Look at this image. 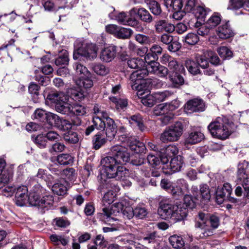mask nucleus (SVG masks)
I'll return each mask as SVG.
<instances>
[{
    "label": "nucleus",
    "mask_w": 249,
    "mask_h": 249,
    "mask_svg": "<svg viewBox=\"0 0 249 249\" xmlns=\"http://www.w3.org/2000/svg\"><path fill=\"white\" fill-rule=\"evenodd\" d=\"M110 153L111 156H107L101 160V178L107 177L108 178H115L121 180L128 174V170L125 167L119 165L129 162L130 155L127 148L120 145L112 146Z\"/></svg>",
    "instance_id": "nucleus-1"
},
{
    "label": "nucleus",
    "mask_w": 249,
    "mask_h": 249,
    "mask_svg": "<svg viewBox=\"0 0 249 249\" xmlns=\"http://www.w3.org/2000/svg\"><path fill=\"white\" fill-rule=\"evenodd\" d=\"M158 213L163 219H171L178 222L182 220L186 216L187 210L180 202L171 204L166 201H162L160 203Z\"/></svg>",
    "instance_id": "nucleus-2"
},
{
    "label": "nucleus",
    "mask_w": 249,
    "mask_h": 249,
    "mask_svg": "<svg viewBox=\"0 0 249 249\" xmlns=\"http://www.w3.org/2000/svg\"><path fill=\"white\" fill-rule=\"evenodd\" d=\"M45 191V190L39 184H35L29 193V203L44 211L53 208L54 204L53 196L48 195L40 196Z\"/></svg>",
    "instance_id": "nucleus-3"
},
{
    "label": "nucleus",
    "mask_w": 249,
    "mask_h": 249,
    "mask_svg": "<svg viewBox=\"0 0 249 249\" xmlns=\"http://www.w3.org/2000/svg\"><path fill=\"white\" fill-rule=\"evenodd\" d=\"M233 125L226 117H218L208 125V129L213 137L223 140L233 132Z\"/></svg>",
    "instance_id": "nucleus-4"
},
{
    "label": "nucleus",
    "mask_w": 249,
    "mask_h": 249,
    "mask_svg": "<svg viewBox=\"0 0 249 249\" xmlns=\"http://www.w3.org/2000/svg\"><path fill=\"white\" fill-rule=\"evenodd\" d=\"M145 68H139L138 70L134 71L130 75V80L133 82L132 87L133 88H136L138 90L141 89L142 88H146V86L143 85L147 83H150V80L148 79H145L147 76L148 73H149L148 70V64L144 66ZM155 81H153L152 85H154Z\"/></svg>",
    "instance_id": "nucleus-5"
},
{
    "label": "nucleus",
    "mask_w": 249,
    "mask_h": 249,
    "mask_svg": "<svg viewBox=\"0 0 249 249\" xmlns=\"http://www.w3.org/2000/svg\"><path fill=\"white\" fill-rule=\"evenodd\" d=\"M183 132V125L180 122L167 127L160 136V140L163 142L178 141Z\"/></svg>",
    "instance_id": "nucleus-6"
},
{
    "label": "nucleus",
    "mask_w": 249,
    "mask_h": 249,
    "mask_svg": "<svg viewBox=\"0 0 249 249\" xmlns=\"http://www.w3.org/2000/svg\"><path fill=\"white\" fill-rule=\"evenodd\" d=\"M196 60L198 63L200 67L202 69L207 68L209 65L208 59L210 58L211 63L214 65H218L220 64L219 57L215 54H213L212 51L206 50L200 51L195 55Z\"/></svg>",
    "instance_id": "nucleus-7"
},
{
    "label": "nucleus",
    "mask_w": 249,
    "mask_h": 249,
    "mask_svg": "<svg viewBox=\"0 0 249 249\" xmlns=\"http://www.w3.org/2000/svg\"><path fill=\"white\" fill-rule=\"evenodd\" d=\"M179 103L178 101L174 100L169 104H160L155 107L153 114L156 116H161L166 114L163 118L165 123H167L172 118L170 111L176 109L179 107Z\"/></svg>",
    "instance_id": "nucleus-8"
},
{
    "label": "nucleus",
    "mask_w": 249,
    "mask_h": 249,
    "mask_svg": "<svg viewBox=\"0 0 249 249\" xmlns=\"http://www.w3.org/2000/svg\"><path fill=\"white\" fill-rule=\"evenodd\" d=\"M198 218L201 221H197L195 224L196 237L204 239L213 235V231L206 224L205 214L199 213Z\"/></svg>",
    "instance_id": "nucleus-9"
},
{
    "label": "nucleus",
    "mask_w": 249,
    "mask_h": 249,
    "mask_svg": "<svg viewBox=\"0 0 249 249\" xmlns=\"http://www.w3.org/2000/svg\"><path fill=\"white\" fill-rule=\"evenodd\" d=\"M191 193L196 200L208 201L211 197V191L209 186L206 184H201L199 185L198 190L197 186L193 185L191 187Z\"/></svg>",
    "instance_id": "nucleus-10"
},
{
    "label": "nucleus",
    "mask_w": 249,
    "mask_h": 249,
    "mask_svg": "<svg viewBox=\"0 0 249 249\" xmlns=\"http://www.w3.org/2000/svg\"><path fill=\"white\" fill-rule=\"evenodd\" d=\"M124 202H119L113 204L110 208L105 207L102 210L101 213L102 218L106 221L108 222L111 219L113 218L112 215H117L120 213H122L124 210Z\"/></svg>",
    "instance_id": "nucleus-11"
},
{
    "label": "nucleus",
    "mask_w": 249,
    "mask_h": 249,
    "mask_svg": "<svg viewBox=\"0 0 249 249\" xmlns=\"http://www.w3.org/2000/svg\"><path fill=\"white\" fill-rule=\"evenodd\" d=\"M160 62L164 65L168 64L170 73L181 72L184 70L182 65H180L177 60L168 54H164L160 59Z\"/></svg>",
    "instance_id": "nucleus-12"
},
{
    "label": "nucleus",
    "mask_w": 249,
    "mask_h": 249,
    "mask_svg": "<svg viewBox=\"0 0 249 249\" xmlns=\"http://www.w3.org/2000/svg\"><path fill=\"white\" fill-rule=\"evenodd\" d=\"M189 190V185L186 180L179 178L173 182L171 193L176 197L182 196Z\"/></svg>",
    "instance_id": "nucleus-13"
},
{
    "label": "nucleus",
    "mask_w": 249,
    "mask_h": 249,
    "mask_svg": "<svg viewBox=\"0 0 249 249\" xmlns=\"http://www.w3.org/2000/svg\"><path fill=\"white\" fill-rule=\"evenodd\" d=\"M205 109V103L203 100L198 98L190 100L184 105V110L187 113L202 112Z\"/></svg>",
    "instance_id": "nucleus-14"
},
{
    "label": "nucleus",
    "mask_w": 249,
    "mask_h": 249,
    "mask_svg": "<svg viewBox=\"0 0 249 249\" xmlns=\"http://www.w3.org/2000/svg\"><path fill=\"white\" fill-rule=\"evenodd\" d=\"M28 190L26 186H20L17 188L15 192V202L19 206H23L28 202Z\"/></svg>",
    "instance_id": "nucleus-15"
},
{
    "label": "nucleus",
    "mask_w": 249,
    "mask_h": 249,
    "mask_svg": "<svg viewBox=\"0 0 249 249\" xmlns=\"http://www.w3.org/2000/svg\"><path fill=\"white\" fill-rule=\"evenodd\" d=\"M232 191V189L230 183H224L222 188H218L216 191V199L218 200L219 198L220 199L219 202L221 203L224 197H227L231 202H235L236 201V199L233 197H230Z\"/></svg>",
    "instance_id": "nucleus-16"
},
{
    "label": "nucleus",
    "mask_w": 249,
    "mask_h": 249,
    "mask_svg": "<svg viewBox=\"0 0 249 249\" xmlns=\"http://www.w3.org/2000/svg\"><path fill=\"white\" fill-rule=\"evenodd\" d=\"M148 70L150 73H153L160 77H166L169 73V70L161 65L158 62H152L148 64Z\"/></svg>",
    "instance_id": "nucleus-17"
},
{
    "label": "nucleus",
    "mask_w": 249,
    "mask_h": 249,
    "mask_svg": "<svg viewBox=\"0 0 249 249\" xmlns=\"http://www.w3.org/2000/svg\"><path fill=\"white\" fill-rule=\"evenodd\" d=\"M178 153V149L175 145H169L160 152L159 156L160 157L161 162L165 164L169 161V158L174 156Z\"/></svg>",
    "instance_id": "nucleus-18"
},
{
    "label": "nucleus",
    "mask_w": 249,
    "mask_h": 249,
    "mask_svg": "<svg viewBox=\"0 0 249 249\" xmlns=\"http://www.w3.org/2000/svg\"><path fill=\"white\" fill-rule=\"evenodd\" d=\"M116 47L110 45L104 48L101 52L100 57L102 61L105 62L111 61L115 57Z\"/></svg>",
    "instance_id": "nucleus-19"
},
{
    "label": "nucleus",
    "mask_w": 249,
    "mask_h": 249,
    "mask_svg": "<svg viewBox=\"0 0 249 249\" xmlns=\"http://www.w3.org/2000/svg\"><path fill=\"white\" fill-rule=\"evenodd\" d=\"M216 34L221 39H227L234 35V33L231 30L229 22L220 25L216 30Z\"/></svg>",
    "instance_id": "nucleus-20"
},
{
    "label": "nucleus",
    "mask_w": 249,
    "mask_h": 249,
    "mask_svg": "<svg viewBox=\"0 0 249 249\" xmlns=\"http://www.w3.org/2000/svg\"><path fill=\"white\" fill-rule=\"evenodd\" d=\"M69 183L64 179L58 180L52 186V191L55 194L62 196L66 194Z\"/></svg>",
    "instance_id": "nucleus-21"
},
{
    "label": "nucleus",
    "mask_w": 249,
    "mask_h": 249,
    "mask_svg": "<svg viewBox=\"0 0 249 249\" xmlns=\"http://www.w3.org/2000/svg\"><path fill=\"white\" fill-rule=\"evenodd\" d=\"M155 30L157 33H162L163 32L172 33L175 31V26L168 22L165 20H160L157 21L155 25Z\"/></svg>",
    "instance_id": "nucleus-22"
},
{
    "label": "nucleus",
    "mask_w": 249,
    "mask_h": 249,
    "mask_svg": "<svg viewBox=\"0 0 249 249\" xmlns=\"http://www.w3.org/2000/svg\"><path fill=\"white\" fill-rule=\"evenodd\" d=\"M129 149L136 154L145 153L146 147L143 143L134 141V138H129L127 140Z\"/></svg>",
    "instance_id": "nucleus-23"
},
{
    "label": "nucleus",
    "mask_w": 249,
    "mask_h": 249,
    "mask_svg": "<svg viewBox=\"0 0 249 249\" xmlns=\"http://www.w3.org/2000/svg\"><path fill=\"white\" fill-rule=\"evenodd\" d=\"M69 97L66 95L65 100L62 99L55 106V110L63 114H70L72 105L69 103Z\"/></svg>",
    "instance_id": "nucleus-24"
},
{
    "label": "nucleus",
    "mask_w": 249,
    "mask_h": 249,
    "mask_svg": "<svg viewBox=\"0 0 249 249\" xmlns=\"http://www.w3.org/2000/svg\"><path fill=\"white\" fill-rule=\"evenodd\" d=\"M117 126L114 120L110 118H107L106 120V135L107 139L109 141H111L115 137L117 129Z\"/></svg>",
    "instance_id": "nucleus-25"
},
{
    "label": "nucleus",
    "mask_w": 249,
    "mask_h": 249,
    "mask_svg": "<svg viewBox=\"0 0 249 249\" xmlns=\"http://www.w3.org/2000/svg\"><path fill=\"white\" fill-rule=\"evenodd\" d=\"M137 13L140 19L144 22L150 23L152 21V17L149 12L143 8L139 9L133 8L130 11L129 14L131 16L133 14Z\"/></svg>",
    "instance_id": "nucleus-26"
},
{
    "label": "nucleus",
    "mask_w": 249,
    "mask_h": 249,
    "mask_svg": "<svg viewBox=\"0 0 249 249\" xmlns=\"http://www.w3.org/2000/svg\"><path fill=\"white\" fill-rule=\"evenodd\" d=\"M6 161L4 159H0V188L2 187L1 183H7L12 178V174L4 170Z\"/></svg>",
    "instance_id": "nucleus-27"
},
{
    "label": "nucleus",
    "mask_w": 249,
    "mask_h": 249,
    "mask_svg": "<svg viewBox=\"0 0 249 249\" xmlns=\"http://www.w3.org/2000/svg\"><path fill=\"white\" fill-rule=\"evenodd\" d=\"M83 49V55L89 59H93L97 56L98 48L96 46L92 43L88 44L85 46L82 47Z\"/></svg>",
    "instance_id": "nucleus-28"
},
{
    "label": "nucleus",
    "mask_w": 249,
    "mask_h": 249,
    "mask_svg": "<svg viewBox=\"0 0 249 249\" xmlns=\"http://www.w3.org/2000/svg\"><path fill=\"white\" fill-rule=\"evenodd\" d=\"M70 97L75 101H81L86 96L87 93L80 88L69 89L67 91Z\"/></svg>",
    "instance_id": "nucleus-29"
},
{
    "label": "nucleus",
    "mask_w": 249,
    "mask_h": 249,
    "mask_svg": "<svg viewBox=\"0 0 249 249\" xmlns=\"http://www.w3.org/2000/svg\"><path fill=\"white\" fill-rule=\"evenodd\" d=\"M115 19L120 23L134 26L138 23L137 20L129 18L124 12H121L115 16Z\"/></svg>",
    "instance_id": "nucleus-30"
},
{
    "label": "nucleus",
    "mask_w": 249,
    "mask_h": 249,
    "mask_svg": "<svg viewBox=\"0 0 249 249\" xmlns=\"http://www.w3.org/2000/svg\"><path fill=\"white\" fill-rule=\"evenodd\" d=\"M204 139V134L199 131H193L189 133L186 142L192 144L200 142Z\"/></svg>",
    "instance_id": "nucleus-31"
},
{
    "label": "nucleus",
    "mask_w": 249,
    "mask_h": 249,
    "mask_svg": "<svg viewBox=\"0 0 249 249\" xmlns=\"http://www.w3.org/2000/svg\"><path fill=\"white\" fill-rule=\"evenodd\" d=\"M143 93L140 90L137 92L138 96L141 99V102L145 106L152 107L156 103L155 99L153 94H147L143 96Z\"/></svg>",
    "instance_id": "nucleus-32"
},
{
    "label": "nucleus",
    "mask_w": 249,
    "mask_h": 249,
    "mask_svg": "<svg viewBox=\"0 0 249 249\" xmlns=\"http://www.w3.org/2000/svg\"><path fill=\"white\" fill-rule=\"evenodd\" d=\"M240 8L249 11V0H230L229 8L236 10Z\"/></svg>",
    "instance_id": "nucleus-33"
},
{
    "label": "nucleus",
    "mask_w": 249,
    "mask_h": 249,
    "mask_svg": "<svg viewBox=\"0 0 249 249\" xmlns=\"http://www.w3.org/2000/svg\"><path fill=\"white\" fill-rule=\"evenodd\" d=\"M65 95L63 92H52L50 93L47 96L46 99V102L49 103L55 104V106L60 102L62 99H65Z\"/></svg>",
    "instance_id": "nucleus-34"
},
{
    "label": "nucleus",
    "mask_w": 249,
    "mask_h": 249,
    "mask_svg": "<svg viewBox=\"0 0 249 249\" xmlns=\"http://www.w3.org/2000/svg\"><path fill=\"white\" fill-rule=\"evenodd\" d=\"M185 65L191 74L195 75L200 73V70L199 68L200 66L196 60V62L191 59H187L185 61Z\"/></svg>",
    "instance_id": "nucleus-35"
},
{
    "label": "nucleus",
    "mask_w": 249,
    "mask_h": 249,
    "mask_svg": "<svg viewBox=\"0 0 249 249\" xmlns=\"http://www.w3.org/2000/svg\"><path fill=\"white\" fill-rule=\"evenodd\" d=\"M93 116V118H103L107 120L110 118L107 111L101 105L95 104L92 109Z\"/></svg>",
    "instance_id": "nucleus-36"
},
{
    "label": "nucleus",
    "mask_w": 249,
    "mask_h": 249,
    "mask_svg": "<svg viewBox=\"0 0 249 249\" xmlns=\"http://www.w3.org/2000/svg\"><path fill=\"white\" fill-rule=\"evenodd\" d=\"M183 164V158L181 156H177L172 158L170 161V166L173 172L180 171Z\"/></svg>",
    "instance_id": "nucleus-37"
},
{
    "label": "nucleus",
    "mask_w": 249,
    "mask_h": 249,
    "mask_svg": "<svg viewBox=\"0 0 249 249\" xmlns=\"http://www.w3.org/2000/svg\"><path fill=\"white\" fill-rule=\"evenodd\" d=\"M129 122L132 127H137L141 131H143L145 129L142 118L140 115L131 116L129 118Z\"/></svg>",
    "instance_id": "nucleus-38"
},
{
    "label": "nucleus",
    "mask_w": 249,
    "mask_h": 249,
    "mask_svg": "<svg viewBox=\"0 0 249 249\" xmlns=\"http://www.w3.org/2000/svg\"><path fill=\"white\" fill-rule=\"evenodd\" d=\"M249 163L245 160L240 162L238 165L237 178L238 180H242L243 178H246L248 176L247 169L249 167Z\"/></svg>",
    "instance_id": "nucleus-39"
},
{
    "label": "nucleus",
    "mask_w": 249,
    "mask_h": 249,
    "mask_svg": "<svg viewBox=\"0 0 249 249\" xmlns=\"http://www.w3.org/2000/svg\"><path fill=\"white\" fill-rule=\"evenodd\" d=\"M110 100L115 104L117 110H123L128 106V100L124 98H117L116 97H110Z\"/></svg>",
    "instance_id": "nucleus-40"
},
{
    "label": "nucleus",
    "mask_w": 249,
    "mask_h": 249,
    "mask_svg": "<svg viewBox=\"0 0 249 249\" xmlns=\"http://www.w3.org/2000/svg\"><path fill=\"white\" fill-rule=\"evenodd\" d=\"M128 66L131 69H138L144 67L145 63L142 58H130L127 61Z\"/></svg>",
    "instance_id": "nucleus-41"
},
{
    "label": "nucleus",
    "mask_w": 249,
    "mask_h": 249,
    "mask_svg": "<svg viewBox=\"0 0 249 249\" xmlns=\"http://www.w3.org/2000/svg\"><path fill=\"white\" fill-rule=\"evenodd\" d=\"M91 67L94 72L99 75L105 76L109 72V69L101 63H93Z\"/></svg>",
    "instance_id": "nucleus-42"
},
{
    "label": "nucleus",
    "mask_w": 249,
    "mask_h": 249,
    "mask_svg": "<svg viewBox=\"0 0 249 249\" xmlns=\"http://www.w3.org/2000/svg\"><path fill=\"white\" fill-rule=\"evenodd\" d=\"M169 241L172 247L175 249H180L184 245L182 238L177 235L171 236L169 238Z\"/></svg>",
    "instance_id": "nucleus-43"
},
{
    "label": "nucleus",
    "mask_w": 249,
    "mask_h": 249,
    "mask_svg": "<svg viewBox=\"0 0 249 249\" xmlns=\"http://www.w3.org/2000/svg\"><path fill=\"white\" fill-rule=\"evenodd\" d=\"M165 6L168 8H172L174 11H180L182 6V0H164Z\"/></svg>",
    "instance_id": "nucleus-44"
},
{
    "label": "nucleus",
    "mask_w": 249,
    "mask_h": 249,
    "mask_svg": "<svg viewBox=\"0 0 249 249\" xmlns=\"http://www.w3.org/2000/svg\"><path fill=\"white\" fill-rule=\"evenodd\" d=\"M74 68L76 74L79 76V79L85 77V76H90V73L87 68L81 64L75 63Z\"/></svg>",
    "instance_id": "nucleus-45"
},
{
    "label": "nucleus",
    "mask_w": 249,
    "mask_h": 249,
    "mask_svg": "<svg viewBox=\"0 0 249 249\" xmlns=\"http://www.w3.org/2000/svg\"><path fill=\"white\" fill-rule=\"evenodd\" d=\"M107 142V140L100 134H97L92 139L93 147L95 149H99Z\"/></svg>",
    "instance_id": "nucleus-46"
},
{
    "label": "nucleus",
    "mask_w": 249,
    "mask_h": 249,
    "mask_svg": "<svg viewBox=\"0 0 249 249\" xmlns=\"http://www.w3.org/2000/svg\"><path fill=\"white\" fill-rule=\"evenodd\" d=\"M159 238L157 231L149 232L146 233L142 240L144 243L146 244H155Z\"/></svg>",
    "instance_id": "nucleus-47"
},
{
    "label": "nucleus",
    "mask_w": 249,
    "mask_h": 249,
    "mask_svg": "<svg viewBox=\"0 0 249 249\" xmlns=\"http://www.w3.org/2000/svg\"><path fill=\"white\" fill-rule=\"evenodd\" d=\"M86 111L87 109L85 106L78 104H74L71 106L70 114L82 116L86 113Z\"/></svg>",
    "instance_id": "nucleus-48"
},
{
    "label": "nucleus",
    "mask_w": 249,
    "mask_h": 249,
    "mask_svg": "<svg viewBox=\"0 0 249 249\" xmlns=\"http://www.w3.org/2000/svg\"><path fill=\"white\" fill-rule=\"evenodd\" d=\"M69 60L68 52L66 50H62L55 59V63L57 66L67 65L69 63Z\"/></svg>",
    "instance_id": "nucleus-49"
},
{
    "label": "nucleus",
    "mask_w": 249,
    "mask_h": 249,
    "mask_svg": "<svg viewBox=\"0 0 249 249\" xmlns=\"http://www.w3.org/2000/svg\"><path fill=\"white\" fill-rule=\"evenodd\" d=\"M132 31L129 28L119 27L116 37L119 39H128L132 35Z\"/></svg>",
    "instance_id": "nucleus-50"
},
{
    "label": "nucleus",
    "mask_w": 249,
    "mask_h": 249,
    "mask_svg": "<svg viewBox=\"0 0 249 249\" xmlns=\"http://www.w3.org/2000/svg\"><path fill=\"white\" fill-rule=\"evenodd\" d=\"M178 72H175L169 74V79L175 86L182 85L184 82L183 77L179 74L178 73Z\"/></svg>",
    "instance_id": "nucleus-51"
},
{
    "label": "nucleus",
    "mask_w": 249,
    "mask_h": 249,
    "mask_svg": "<svg viewBox=\"0 0 249 249\" xmlns=\"http://www.w3.org/2000/svg\"><path fill=\"white\" fill-rule=\"evenodd\" d=\"M57 161L60 165H68L73 162V158L69 154H62L57 157Z\"/></svg>",
    "instance_id": "nucleus-52"
},
{
    "label": "nucleus",
    "mask_w": 249,
    "mask_h": 249,
    "mask_svg": "<svg viewBox=\"0 0 249 249\" xmlns=\"http://www.w3.org/2000/svg\"><path fill=\"white\" fill-rule=\"evenodd\" d=\"M64 140L70 143H75L79 141V138L76 133L70 130L63 134Z\"/></svg>",
    "instance_id": "nucleus-53"
},
{
    "label": "nucleus",
    "mask_w": 249,
    "mask_h": 249,
    "mask_svg": "<svg viewBox=\"0 0 249 249\" xmlns=\"http://www.w3.org/2000/svg\"><path fill=\"white\" fill-rule=\"evenodd\" d=\"M2 187L3 188L2 190V194L7 197L11 196L14 193L16 192L17 188L15 186L12 185L8 184L7 183H1Z\"/></svg>",
    "instance_id": "nucleus-54"
},
{
    "label": "nucleus",
    "mask_w": 249,
    "mask_h": 249,
    "mask_svg": "<svg viewBox=\"0 0 249 249\" xmlns=\"http://www.w3.org/2000/svg\"><path fill=\"white\" fill-rule=\"evenodd\" d=\"M135 216L140 219L145 218L147 214L148 211L143 205H138L134 209Z\"/></svg>",
    "instance_id": "nucleus-55"
},
{
    "label": "nucleus",
    "mask_w": 249,
    "mask_h": 249,
    "mask_svg": "<svg viewBox=\"0 0 249 249\" xmlns=\"http://www.w3.org/2000/svg\"><path fill=\"white\" fill-rule=\"evenodd\" d=\"M62 176L64 177L63 179L65 180L72 181L76 178L75 170L72 168H68L64 170Z\"/></svg>",
    "instance_id": "nucleus-56"
},
{
    "label": "nucleus",
    "mask_w": 249,
    "mask_h": 249,
    "mask_svg": "<svg viewBox=\"0 0 249 249\" xmlns=\"http://www.w3.org/2000/svg\"><path fill=\"white\" fill-rule=\"evenodd\" d=\"M219 56L223 59L231 58L232 56L231 51L226 46H221L217 50Z\"/></svg>",
    "instance_id": "nucleus-57"
},
{
    "label": "nucleus",
    "mask_w": 249,
    "mask_h": 249,
    "mask_svg": "<svg viewBox=\"0 0 249 249\" xmlns=\"http://www.w3.org/2000/svg\"><path fill=\"white\" fill-rule=\"evenodd\" d=\"M221 20V18L217 14L213 15L207 21L206 24L210 29L216 27Z\"/></svg>",
    "instance_id": "nucleus-58"
},
{
    "label": "nucleus",
    "mask_w": 249,
    "mask_h": 249,
    "mask_svg": "<svg viewBox=\"0 0 249 249\" xmlns=\"http://www.w3.org/2000/svg\"><path fill=\"white\" fill-rule=\"evenodd\" d=\"M147 3L148 4L150 10L153 14L159 15L161 13V10L160 6L157 1L151 0L149 2H147Z\"/></svg>",
    "instance_id": "nucleus-59"
},
{
    "label": "nucleus",
    "mask_w": 249,
    "mask_h": 249,
    "mask_svg": "<svg viewBox=\"0 0 249 249\" xmlns=\"http://www.w3.org/2000/svg\"><path fill=\"white\" fill-rule=\"evenodd\" d=\"M90 76H85V77L79 79V83L78 84L80 87H83L85 89H88L93 86V83Z\"/></svg>",
    "instance_id": "nucleus-60"
},
{
    "label": "nucleus",
    "mask_w": 249,
    "mask_h": 249,
    "mask_svg": "<svg viewBox=\"0 0 249 249\" xmlns=\"http://www.w3.org/2000/svg\"><path fill=\"white\" fill-rule=\"evenodd\" d=\"M45 120H46L48 124L52 125H57L61 122L60 119L58 116L51 112H48L47 113Z\"/></svg>",
    "instance_id": "nucleus-61"
},
{
    "label": "nucleus",
    "mask_w": 249,
    "mask_h": 249,
    "mask_svg": "<svg viewBox=\"0 0 249 249\" xmlns=\"http://www.w3.org/2000/svg\"><path fill=\"white\" fill-rule=\"evenodd\" d=\"M116 196V193L113 191L110 190L107 192L103 198V202L104 205L106 204L109 205L112 203L115 200Z\"/></svg>",
    "instance_id": "nucleus-62"
},
{
    "label": "nucleus",
    "mask_w": 249,
    "mask_h": 249,
    "mask_svg": "<svg viewBox=\"0 0 249 249\" xmlns=\"http://www.w3.org/2000/svg\"><path fill=\"white\" fill-rule=\"evenodd\" d=\"M198 36L194 33H190L188 34L184 37V41L190 45H195L199 41Z\"/></svg>",
    "instance_id": "nucleus-63"
},
{
    "label": "nucleus",
    "mask_w": 249,
    "mask_h": 249,
    "mask_svg": "<svg viewBox=\"0 0 249 249\" xmlns=\"http://www.w3.org/2000/svg\"><path fill=\"white\" fill-rule=\"evenodd\" d=\"M66 146L63 143L56 142L53 144L49 149V152L51 153H59L65 150Z\"/></svg>",
    "instance_id": "nucleus-64"
}]
</instances>
